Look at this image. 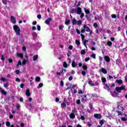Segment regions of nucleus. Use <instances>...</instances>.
I'll list each match as a JSON object with an SVG mask.
<instances>
[{
    "label": "nucleus",
    "instance_id": "obj_4",
    "mask_svg": "<svg viewBox=\"0 0 127 127\" xmlns=\"http://www.w3.org/2000/svg\"><path fill=\"white\" fill-rule=\"evenodd\" d=\"M83 28L85 29L86 32H89L90 31L91 29L86 24L83 25Z\"/></svg>",
    "mask_w": 127,
    "mask_h": 127
},
{
    "label": "nucleus",
    "instance_id": "obj_25",
    "mask_svg": "<svg viewBox=\"0 0 127 127\" xmlns=\"http://www.w3.org/2000/svg\"><path fill=\"white\" fill-rule=\"evenodd\" d=\"M101 80L102 83H106V82H107V79H106V78L105 77H102Z\"/></svg>",
    "mask_w": 127,
    "mask_h": 127
},
{
    "label": "nucleus",
    "instance_id": "obj_56",
    "mask_svg": "<svg viewBox=\"0 0 127 127\" xmlns=\"http://www.w3.org/2000/svg\"><path fill=\"white\" fill-rule=\"evenodd\" d=\"M81 74L82 75H83V76H85L86 75V71H82L81 72Z\"/></svg>",
    "mask_w": 127,
    "mask_h": 127
},
{
    "label": "nucleus",
    "instance_id": "obj_59",
    "mask_svg": "<svg viewBox=\"0 0 127 127\" xmlns=\"http://www.w3.org/2000/svg\"><path fill=\"white\" fill-rule=\"evenodd\" d=\"M76 33H77V34H80V33H81V32L78 29H76Z\"/></svg>",
    "mask_w": 127,
    "mask_h": 127
},
{
    "label": "nucleus",
    "instance_id": "obj_57",
    "mask_svg": "<svg viewBox=\"0 0 127 127\" xmlns=\"http://www.w3.org/2000/svg\"><path fill=\"white\" fill-rule=\"evenodd\" d=\"M60 85L61 87H63V86H64V82H63V81H61Z\"/></svg>",
    "mask_w": 127,
    "mask_h": 127
},
{
    "label": "nucleus",
    "instance_id": "obj_50",
    "mask_svg": "<svg viewBox=\"0 0 127 127\" xmlns=\"http://www.w3.org/2000/svg\"><path fill=\"white\" fill-rule=\"evenodd\" d=\"M93 26L94 27H95V28H97V27H98V24H97V23H94L93 24Z\"/></svg>",
    "mask_w": 127,
    "mask_h": 127
},
{
    "label": "nucleus",
    "instance_id": "obj_14",
    "mask_svg": "<svg viewBox=\"0 0 127 127\" xmlns=\"http://www.w3.org/2000/svg\"><path fill=\"white\" fill-rule=\"evenodd\" d=\"M116 83H117V84H119V85H121L123 84V80L122 79H120V80L117 79L116 80Z\"/></svg>",
    "mask_w": 127,
    "mask_h": 127
},
{
    "label": "nucleus",
    "instance_id": "obj_39",
    "mask_svg": "<svg viewBox=\"0 0 127 127\" xmlns=\"http://www.w3.org/2000/svg\"><path fill=\"white\" fill-rule=\"evenodd\" d=\"M90 57H92L93 59H96V54H94L91 55Z\"/></svg>",
    "mask_w": 127,
    "mask_h": 127
},
{
    "label": "nucleus",
    "instance_id": "obj_24",
    "mask_svg": "<svg viewBox=\"0 0 127 127\" xmlns=\"http://www.w3.org/2000/svg\"><path fill=\"white\" fill-rule=\"evenodd\" d=\"M27 61H28L27 60L24 59L22 62V65H25L26 64Z\"/></svg>",
    "mask_w": 127,
    "mask_h": 127
},
{
    "label": "nucleus",
    "instance_id": "obj_3",
    "mask_svg": "<svg viewBox=\"0 0 127 127\" xmlns=\"http://www.w3.org/2000/svg\"><path fill=\"white\" fill-rule=\"evenodd\" d=\"M10 21L13 24H15V23H16V20L15 19V17H14L13 16H11Z\"/></svg>",
    "mask_w": 127,
    "mask_h": 127
},
{
    "label": "nucleus",
    "instance_id": "obj_19",
    "mask_svg": "<svg viewBox=\"0 0 127 127\" xmlns=\"http://www.w3.org/2000/svg\"><path fill=\"white\" fill-rule=\"evenodd\" d=\"M119 95V93L117 92V91H114L112 93L113 97H116Z\"/></svg>",
    "mask_w": 127,
    "mask_h": 127
},
{
    "label": "nucleus",
    "instance_id": "obj_42",
    "mask_svg": "<svg viewBox=\"0 0 127 127\" xmlns=\"http://www.w3.org/2000/svg\"><path fill=\"white\" fill-rule=\"evenodd\" d=\"M6 127H10V123L9 122H6Z\"/></svg>",
    "mask_w": 127,
    "mask_h": 127
},
{
    "label": "nucleus",
    "instance_id": "obj_55",
    "mask_svg": "<svg viewBox=\"0 0 127 127\" xmlns=\"http://www.w3.org/2000/svg\"><path fill=\"white\" fill-rule=\"evenodd\" d=\"M99 82L98 81H96L95 82V83L94 84V86H99Z\"/></svg>",
    "mask_w": 127,
    "mask_h": 127
},
{
    "label": "nucleus",
    "instance_id": "obj_40",
    "mask_svg": "<svg viewBox=\"0 0 127 127\" xmlns=\"http://www.w3.org/2000/svg\"><path fill=\"white\" fill-rule=\"evenodd\" d=\"M121 120L122 121V122H127V119H126L125 117H122L121 118Z\"/></svg>",
    "mask_w": 127,
    "mask_h": 127
},
{
    "label": "nucleus",
    "instance_id": "obj_36",
    "mask_svg": "<svg viewBox=\"0 0 127 127\" xmlns=\"http://www.w3.org/2000/svg\"><path fill=\"white\" fill-rule=\"evenodd\" d=\"M59 28L60 30H62V29H63V28H64V26L63 25H61L59 26Z\"/></svg>",
    "mask_w": 127,
    "mask_h": 127
},
{
    "label": "nucleus",
    "instance_id": "obj_49",
    "mask_svg": "<svg viewBox=\"0 0 127 127\" xmlns=\"http://www.w3.org/2000/svg\"><path fill=\"white\" fill-rule=\"evenodd\" d=\"M71 113H73V114H76L77 113V111H76V109H73L71 110Z\"/></svg>",
    "mask_w": 127,
    "mask_h": 127
},
{
    "label": "nucleus",
    "instance_id": "obj_10",
    "mask_svg": "<svg viewBox=\"0 0 127 127\" xmlns=\"http://www.w3.org/2000/svg\"><path fill=\"white\" fill-rule=\"evenodd\" d=\"M77 65H78V64H77V63H76L74 61H73L71 63V65L73 68L77 67Z\"/></svg>",
    "mask_w": 127,
    "mask_h": 127
},
{
    "label": "nucleus",
    "instance_id": "obj_26",
    "mask_svg": "<svg viewBox=\"0 0 127 127\" xmlns=\"http://www.w3.org/2000/svg\"><path fill=\"white\" fill-rule=\"evenodd\" d=\"M63 66H64V68H67L68 65H67V63L64 62V63H63Z\"/></svg>",
    "mask_w": 127,
    "mask_h": 127
},
{
    "label": "nucleus",
    "instance_id": "obj_6",
    "mask_svg": "<svg viewBox=\"0 0 127 127\" xmlns=\"http://www.w3.org/2000/svg\"><path fill=\"white\" fill-rule=\"evenodd\" d=\"M50 21H52V18H48V19L45 20V23H46V24H47L48 25H49Z\"/></svg>",
    "mask_w": 127,
    "mask_h": 127
},
{
    "label": "nucleus",
    "instance_id": "obj_21",
    "mask_svg": "<svg viewBox=\"0 0 127 127\" xmlns=\"http://www.w3.org/2000/svg\"><path fill=\"white\" fill-rule=\"evenodd\" d=\"M38 59V55H35L33 57V61H36Z\"/></svg>",
    "mask_w": 127,
    "mask_h": 127
},
{
    "label": "nucleus",
    "instance_id": "obj_20",
    "mask_svg": "<svg viewBox=\"0 0 127 127\" xmlns=\"http://www.w3.org/2000/svg\"><path fill=\"white\" fill-rule=\"evenodd\" d=\"M72 23L73 25H76V24H77V20H76V19H73Z\"/></svg>",
    "mask_w": 127,
    "mask_h": 127
},
{
    "label": "nucleus",
    "instance_id": "obj_15",
    "mask_svg": "<svg viewBox=\"0 0 127 127\" xmlns=\"http://www.w3.org/2000/svg\"><path fill=\"white\" fill-rule=\"evenodd\" d=\"M88 84L89 85L91 86V87H94V86H95V84L93 83V81H92V80H90L88 81Z\"/></svg>",
    "mask_w": 127,
    "mask_h": 127
},
{
    "label": "nucleus",
    "instance_id": "obj_31",
    "mask_svg": "<svg viewBox=\"0 0 127 127\" xmlns=\"http://www.w3.org/2000/svg\"><path fill=\"white\" fill-rule=\"evenodd\" d=\"M82 68L83 70H86L88 69V66L86 65H83Z\"/></svg>",
    "mask_w": 127,
    "mask_h": 127
},
{
    "label": "nucleus",
    "instance_id": "obj_47",
    "mask_svg": "<svg viewBox=\"0 0 127 127\" xmlns=\"http://www.w3.org/2000/svg\"><path fill=\"white\" fill-rule=\"evenodd\" d=\"M89 108L90 110H93V104L91 103H89Z\"/></svg>",
    "mask_w": 127,
    "mask_h": 127
},
{
    "label": "nucleus",
    "instance_id": "obj_52",
    "mask_svg": "<svg viewBox=\"0 0 127 127\" xmlns=\"http://www.w3.org/2000/svg\"><path fill=\"white\" fill-rule=\"evenodd\" d=\"M83 16H85L84 13H80V18H83Z\"/></svg>",
    "mask_w": 127,
    "mask_h": 127
},
{
    "label": "nucleus",
    "instance_id": "obj_7",
    "mask_svg": "<svg viewBox=\"0 0 127 127\" xmlns=\"http://www.w3.org/2000/svg\"><path fill=\"white\" fill-rule=\"evenodd\" d=\"M104 88L107 89L108 92H110V91H111V90L110 89V84L106 83L104 84Z\"/></svg>",
    "mask_w": 127,
    "mask_h": 127
},
{
    "label": "nucleus",
    "instance_id": "obj_61",
    "mask_svg": "<svg viewBox=\"0 0 127 127\" xmlns=\"http://www.w3.org/2000/svg\"><path fill=\"white\" fill-rule=\"evenodd\" d=\"M87 124V126H88V127H91V126H92V123H91V122H88Z\"/></svg>",
    "mask_w": 127,
    "mask_h": 127
},
{
    "label": "nucleus",
    "instance_id": "obj_43",
    "mask_svg": "<svg viewBox=\"0 0 127 127\" xmlns=\"http://www.w3.org/2000/svg\"><path fill=\"white\" fill-rule=\"evenodd\" d=\"M3 86L4 87V88H6V89H7V87H8V84L4 83L3 84Z\"/></svg>",
    "mask_w": 127,
    "mask_h": 127
},
{
    "label": "nucleus",
    "instance_id": "obj_34",
    "mask_svg": "<svg viewBox=\"0 0 127 127\" xmlns=\"http://www.w3.org/2000/svg\"><path fill=\"white\" fill-rule=\"evenodd\" d=\"M80 53L82 55H85V54H86V51H85L84 50H82L81 51Z\"/></svg>",
    "mask_w": 127,
    "mask_h": 127
},
{
    "label": "nucleus",
    "instance_id": "obj_17",
    "mask_svg": "<svg viewBox=\"0 0 127 127\" xmlns=\"http://www.w3.org/2000/svg\"><path fill=\"white\" fill-rule=\"evenodd\" d=\"M61 107L63 108V109H64V108H66V102L64 101L63 103L61 104Z\"/></svg>",
    "mask_w": 127,
    "mask_h": 127
},
{
    "label": "nucleus",
    "instance_id": "obj_1",
    "mask_svg": "<svg viewBox=\"0 0 127 127\" xmlns=\"http://www.w3.org/2000/svg\"><path fill=\"white\" fill-rule=\"evenodd\" d=\"M13 28L16 33V35L19 36L20 35V28H19L18 26L15 25L13 26Z\"/></svg>",
    "mask_w": 127,
    "mask_h": 127
},
{
    "label": "nucleus",
    "instance_id": "obj_29",
    "mask_svg": "<svg viewBox=\"0 0 127 127\" xmlns=\"http://www.w3.org/2000/svg\"><path fill=\"white\" fill-rule=\"evenodd\" d=\"M85 12L86 13V14H90V10L88 9H86V8H84Z\"/></svg>",
    "mask_w": 127,
    "mask_h": 127
},
{
    "label": "nucleus",
    "instance_id": "obj_22",
    "mask_svg": "<svg viewBox=\"0 0 127 127\" xmlns=\"http://www.w3.org/2000/svg\"><path fill=\"white\" fill-rule=\"evenodd\" d=\"M99 124L100 125V126H103L104 125V124H105V120H100L99 121Z\"/></svg>",
    "mask_w": 127,
    "mask_h": 127
},
{
    "label": "nucleus",
    "instance_id": "obj_13",
    "mask_svg": "<svg viewBox=\"0 0 127 127\" xmlns=\"http://www.w3.org/2000/svg\"><path fill=\"white\" fill-rule=\"evenodd\" d=\"M30 91H29V89H28L26 90V95L27 96V97H29L30 96Z\"/></svg>",
    "mask_w": 127,
    "mask_h": 127
},
{
    "label": "nucleus",
    "instance_id": "obj_9",
    "mask_svg": "<svg viewBox=\"0 0 127 127\" xmlns=\"http://www.w3.org/2000/svg\"><path fill=\"white\" fill-rule=\"evenodd\" d=\"M0 92L1 93V94H2V95H6V94H7V93L4 91V90H2V88H1L0 87Z\"/></svg>",
    "mask_w": 127,
    "mask_h": 127
},
{
    "label": "nucleus",
    "instance_id": "obj_37",
    "mask_svg": "<svg viewBox=\"0 0 127 127\" xmlns=\"http://www.w3.org/2000/svg\"><path fill=\"white\" fill-rule=\"evenodd\" d=\"M71 90L72 93H73L74 94H76V93H77V90L76 89H75V88H73Z\"/></svg>",
    "mask_w": 127,
    "mask_h": 127
},
{
    "label": "nucleus",
    "instance_id": "obj_62",
    "mask_svg": "<svg viewBox=\"0 0 127 127\" xmlns=\"http://www.w3.org/2000/svg\"><path fill=\"white\" fill-rule=\"evenodd\" d=\"M15 73H16V74H17V75L19 74V73H20L19 70H16Z\"/></svg>",
    "mask_w": 127,
    "mask_h": 127
},
{
    "label": "nucleus",
    "instance_id": "obj_8",
    "mask_svg": "<svg viewBox=\"0 0 127 127\" xmlns=\"http://www.w3.org/2000/svg\"><path fill=\"white\" fill-rule=\"evenodd\" d=\"M76 11L77 14H81V13H82V8L80 7H78Z\"/></svg>",
    "mask_w": 127,
    "mask_h": 127
},
{
    "label": "nucleus",
    "instance_id": "obj_38",
    "mask_svg": "<svg viewBox=\"0 0 127 127\" xmlns=\"http://www.w3.org/2000/svg\"><path fill=\"white\" fill-rule=\"evenodd\" d=\"M35 81L36 82H40V77H37L36 78Z\"/></svg>",
    "mask_w": 127,
    "mask_h": 127
},
{
    "label": "nucleus",
    "instance_id": "obj_33",
    "mask_svg": "<svg viewBox=\"0 0 127 127\" xmlns=\"http://www.w3.org/2000/svg\"><path fill=\"white\" fill-rule=\"evenodd\" d=\"M75 44H76V45H80V44H81V43H80V41L76 40H75Z\"/></svg>",
    "mask_w": 127,
    "mask_h": 127
},
{
    "label": "nucleus",
    "instance_id": "obj_35",
    "mask_svg": "<svg viewBox=\"0 0 127 127\" xmlns=\"http://www.w3.org/2000/svg\"><path fill=\"white\" fill-rule=\"evenodd\" d=\"M107 45L108 46H112V45H113V43H112V42H111V41H108L107 42Z\"/></svg>",
    "mask_w": 127,
    "mask_h": 127
},
{
    "label": "nucleus",
    "instance_id": "obj_18",
    "mask_svg": "<svg viewBox=\"0 0 127 127\" xmlns=\"http://www.w3.org/2000/svg\"><path fill=\"white\" fill-rule=\"evenodd\" d=\"M17 56L18 57H20V58H21V59H23V54H21V53H17Z\"/></svg>",
    "mask_w": 127,
    "mask_h": 127
},
{
    "label": "nucleus",
    "instance_id": "obj_58",
    "mask_svg": "<svg viewBox=\"0 0 127 127\" xmlns=\"http://www.w3.org/2000/svg\"><path fill=\"white\" fill-rule=\"evenodd\" d=\"M85 31H86V30H85L84 28H83V29H82L81 30L80 32H81V33H84L85 32Z\"/></svg>",
    "mask_w": 127,
    "mask_h": 127
},
{
    "label": "nucleus",
    "instance_id": "obj_51",
    "mask_svg": "<svg viewBox=\"0 0 127 127\" xmlns=\"http://www.w3.org/2000/svg\"><path fill=\"white\" fill-rule=\"evenodd\" d=\"M89 60H90V58H86L85 59H84V61L85 62H88V61H89Z\"/></svg>",
    "mask_w": 127,
    "mask_h": 127
},
{
    "label": "nucleus",
    "instance_id": "obj_53",
    "mask_svg": "<svg viewBox=\"0 0 127 127\" xmlns=\"http://www.w3.org/2000/svg\"><path fill=\"white\" fill-rule=\"evenodd\" d=\"M80 120H82V121H85V117L84 116L81 115Z\"/></svg>",
    "mask_w": 127,
    "mask_h": 127
},
{
    "label": "nucleus",
    "instance_id": "obj_5",
    "mask_svg": "<svg viewBox=\"0 0 127 127\" xmlns=\"http://www.w3.org/2000/svg\"><path fill=\"white\" fill-rule=\"evenodd\" d=\"M94 117L98 120L102 119V115L100 114H95L94 115Z\"/></svg>",
    "mask_w": 127,
    "mask_h": 127
},
{
    "label": "nucleus",
    "instance_id": "obj_64",
    "mask_svg": "<svg viewBox=\"0 0 127 127\" xmlns=\"http://www.w3.org/2000/svg\"><path fill=\"white\" fill-rule=\"evenodd\" d=\"M78 94L81 95V94H83V91L82 90H78Z\"/></svg>",
    "mask_w": 127,
    "mask_h": 127
},
{
    "label": "nucleus",
    "instance_id": "obj_16",
    "mask_svg": "<svg viewBox=\"0 0 127 127\" xmlns=\"http://www.w3.org/2000/svg\"><path fill=\"white\" fill-rule=\"evenodd\" d=\"M101 72H102V73H103V74H107V73H108L107 69H106L104 68H101Z\"/></svg>",
    "mask_w": 127,
    "mask_h": 127
},
{
    "label": "nucleus",
    "instance_id": "obj_54",
    "mask_svg": "<svg viewBox=\"0 0 127 127\" xmlns=\"http://www.w3.org/2000/svg\"><path fill=\"white\" fill-rule=\"evenodd\" d=\"M111 17H112V18H116V17H117V15L116 14H113L111 15Z\"/></svg>",
    "mask_w": 127,
    "mask_h": 127
},
{
    "label": "nucleus",
    "instance_id": "obj_44",
    "mask_svg": "<svg viewBox=\"0 0 127 127\" xmlns=\"http://www.w3.org/2000/svg\"><path fill=\"white\" fill-rule=\"evenodd\" d=\"M19 65H22V64L21 63V62L20 61H19L18 62V64H17V67H18Z\"/></svg>",
    "mask_w": 127,
    "mask_h": 127
},
{
    "label": "nucleus",
    "instance_id": "obj_11",
    "mask_svg": "<svg viewBox=\"0 0 127 127\" xmlns=\"http://www.w3.org/2000/svg\"><path fill=\"white\" fill-rule=\"evenodd\" d=\"M69 117L70 118V119H75V114L73 113H71L69 115Z\"/></svg>",
    "mask_w": 127,
    "mask_h": 127
},
{
    "label": "nucleus",
    "instance_id": "obj_46",
    "mask_svg": "<svg viewBox=\"0 0 127 127\" xmlns=\"http://www.w3.org/2000/svg\"><path fill=\"white\" fill-rule=\"evenodd\" d=\"M80 36H81V37L82 40H84V39H85V35H84L81 34H80Z\"/></svg>",
    "mask_w": 127,
    "mask_h": 127
},
{
    "label": "nucleus",
    "instance_id": "obj_2",
    "mask_svg": "<svg viewBox=\"0 0 127 127\" xmlns=\"http://www.w3.org/2000/svg\"><path fill=\"white\" fill-rule=\"evenodd\" d=\"M116 90L118 93H121L122 91L126 90V86L122 85L121 87L117 86L116 87Z\"/></svg>",
    "mask_w": 127,
    "mask_h": 127
},
{
    "label": "nucleus",
    "instance_id": "obj_27",
    "mask_svg": "<svg viewBox=\"0 0 127 127\" xmlns=\"http://www.w3.org/2000/svg\"><path fill=\"white\" fill-rule=\"evenodd\" d=\"M33 37L36 38L37 37V33L36 32H34L32 34Z\"/></svg>",
    "mask_w": 127,
    "mask_h": 127
},
{
    "label": "nucleus",
    "instance_id": "obj_48",
    "mask_svg": "<svg viewBox=\"0 0 127 127\" xmlns=\"http://www.w3.org/2000/svg\"><path fill=\"white\" fill-rule=\"evenodd\" d=\"M76 104L77 105H80V104H81V101L80 99H78L76 101Z\"/></svg>",
    "mask_w": 127,
    "mask_h": 127
},
{
    "label": "nucleus",
    "instance_id": "obj_63",
    "mask_svg": "<svg viewBox=\"0 0 127 127\" xmlns=\"http://www.w3.org/2000/svg\"><path fill=\"white\" fill-rule=\"evenodd\" d=\"M16 82H20V79L19 78H17L15 79Z\"/></svg>",
    "mask_w": 127,
    "mask_h": 127
},
{
    "label": "nucleus",
    "instance_id": "obj_32",
    "mask_svg": "<svg viewBox=\"0 0 127 127\" xmlns=\"http://www.w3.org/2000/svg\"><path fill=\"white\" fill-rule=\"evenodd\" d=\"M43 86V83H41L39 84L38 86L37 87V89H39L40 88H42Z\"/></svg>",
    "mask_w": 127,
    "mask_h": 127
},
{
    "label": "nucleus",
    "instance_id": "obj_28",
    "mask_svg": "<svg viewBox=\"0 0 127 127\" xmlns=\"http://www.w3.org/2000/svg\"><path fill=\"white\" fill-rule=\"evenodd\" d=\"M75 11H76V9L75 8H72L71 9L70 12V13L73 14V13H75Z\"/></svg>",
    "mask_w": 127,
    "mask_h": 127
},
{
    "label": "nucleus",
    "instance_id": "obj_23",
    "mask_svg": "<svg viewBox=\"0 0 127 127\" xmlns=\"http://www.w3.org/2000/svg\"><path fill=\"white\" fill-rule=\"evenodd\" d=\"M87 95L90 98H93V97H96V96H97V94H88Z\"/></svg>",
    "mask_w": 127,
    "mask_h": 127
},
{
    "label": "nucleus",
    "instance_id": "obj_60",
    "mask_svg": "<svg viewBox=\"0 0 127 127\" xmlns=\"http://www.w3.org/2000/svg\"><path fill=\"white\" fill-rule=\"evenodd\" d=\"M0 80H1V81H6V78H3V77H1V78H0Z\"/></svg>",
    "mask_w": 127,
    "mask_h": 127
},
{
    "label": "nucleus",
    "instance_id": "obj_45",
    "mask_svg": "<svg viewBox=\"0 0 127 127\" xmlns=\"http://www.w3.org/2000/svg\"><path fill=\"white\" fill-rule=\"evenodd\" d=\"M2 2L4 4H6V3H7V0H2Z\"/></svg>",
    "mask_w": 127,
    "mask_h": 127
},
{
    "label": "nucleus",
    "instance_id": "obj_30",
    "mask_svg": "<svg viewBox=\"0 0 127 127\" xmlns=\"http://www.w3.org/2000/svg\"><path fill=\"white\" fill-rule=\"evenodd\" d=\"M69 23H70V20H68V19L65 20V24H66V25H68V24H69Z\"/></svg>",
    "mask_w": 127,
    "mask_h": 127
},
{
    "label": "nucleus",
    "instance_id": "obj_41",
    "mask_svg": "<svg viewBox=\"0 0 127 127\" xmlns=\"http://www.w3.org/2000/svg\"><path fill=\"white\" fill-rule=\"evenodd\" d=\"M81 24H82V20H78L77 21V25H81Z\"/></svg>",
    "mask_w": 127,
    "mask_h": 127
},
{
    "label": "nucleus",
    "instance_id": "obj_12",
    "mask_svg": "<svg viewBox=\"0 0 127 127\" xmlns=\"http://www.w3.org/2000/svg\"><path fill=\"white\" fill-rule=\"evenodd\" d=\"M104 59H105V61H106V62H107V63L110 62V61H111L110 60V57H109V56H105Z\"/></svg>",
    "mask_w": 127,
    "mask_h": 127
}]
</instances>
